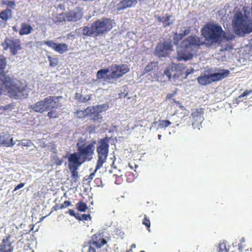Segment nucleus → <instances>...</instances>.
Masks as SVG:
<instances>
[{
  "label": "nucleus",
  "instance_id": "1",
  "mask_svg": "<svg viewBox=\"0 0 252 252\" xmlns=\"http://www.w3.org/2000/svg\"><path fill=\"white\" fill-rule=\"evenodd\" d=\"M202 35L205 38L203 41L207 46H210L215 43H220L222 40H229L231 39L230 35H227L218 24L210 23L206 25L201 29Z\"/></svg>",
  "mask_w": 252,
  "mask_h": 252
},
{
  "label": "nucleus",
  "instance_id": "2",
  "mask_svg": "<svg viewBox=\"0 0 252 252\" xmlns=\"http://www.w3.org/2000/svg\"><path fill=\"white\" fill-rule=\"evenodd\" d=\"M203 44L202 38L197 36L188 37L177 47V59L179 61L191 59L198 51L199 46Z\"/></svg>",
  "mask_w": 252,
  "mask_h": 252
},
{
  "label": "nucleus",
  "instance_id": "3",
  "mask_svg": "<svg viewBox=\"0 0 252 252\" xmlns=\"http://www.w3.org/2000/svg\"><path fill=\"white\" fill-rule=\"evenodd\" d=\"M3 86L5 87V92L11 98L21 99L26 98L28 95L26 85L19 80H11L8 77L2 82L1 91Z\"/></svg>",
  "mask_w": 252,
  "mask_h": 252
},
{
  "label": "nucleus",
  "instance_id": "4",
  "mask_svg": "<svg viewBox=\"0 0 252 252\" xmlns=\"http://www.w3.org/2000/svg\"><path fill=\"white\" fill-rule=\"evenodd\" d=\"M77 152L71 154L68 157V158L81 165L85 161L92 159L95 150L94 144L86 145L79 142L77 143Z\"/></svg>",
  "mask_w": 252,
  "mask_h": 252
},
{
  "label": "nucleus",
  "instance_id": "5",
  "mask_svg": "<svg viewBox=\"0 0 252 252\" xmlns=\"http://www.w3.org/2000/svg\"><path fill=\"white\" fill-rule=\"evenodd\" d=\"M232 25L235 33L240 36L252 32V20L241 12L235 14Z\"/></svg>",
  "mask_w": 252,
  "mask_h": 252
},
{
  "label": "nucleus",
  "instance_id": "6",
  "mask_svg": "<svg viewBox=\"0 0 252 252\" xmlns=\"http://www.w3.org/2000/svg\"><path fill=\"white\" fill-rule=\"evenodd\" d=\"M61 98L62 96H49L32 105L31 108L34 111L42 113L56 107L57 101Z\"/></svg>",
  "mask_w": 252,
  "mask_h": 252
},
{
  "label": "nucleus",
  "instance_id": "7",
  "mask_svg": "<svg viewBox=\"0 0 252 252\" xmlns=\"http://www.w3.org/2000/svg\"><path fill=\"white\" fill-rule=\"evenodd\" d=\"M229 71L227 70H220L217 72L204 74L198 77V83L201 85H207L213 82L220 81L226 77L229 74Z\"/></svg>",
  "mask_w": 252,
  "mask_h": 252
},
{
  "label": "nucleus",
  "instance_id": "8",
  "mask_svg": "<svg viewBox=\"0 0 252 252\" xmlns=\"http://www.w3.org/2000/svg\"><path fill=\"white\" fill-rule=\"evenodd\" d=\"M98 159L96 165V170L100 168L106 162L109 152V144L105 139H101L98 143L96 149Z\"/></svg>",
  "mask_w": 252,
  "mask_h": 252
},
{
  "label": "nucleus",
  "instance_id": "9",
  "mask_svg": "<svg viewBox=\"0 0 252 252\" xmlns=\"http://www.w3.org/2000/svg\"><path fill=\"white\" fill-rule=\"evenodd\" d=\"M4 50H9L13 55L17 54L18 51L21 49L20 40L13 37L6 38L4 41L1 44Z\"/></svg>",
  "mask_w": 252,
  "mask_h": 252
},
{
  "label": "nucleus",
  "instance_id": "10",
  "mask_svg": "<svg viewBox=\"0 0 252 252\" xmlns=\"http://www.w3.org/2000/svg\"><path fill=\"white\" fill-rule=\"evenodd\" d=\"M112 28L111 21L107 18L100 20L93 24L96 35L109 31Z\"/></svg>",
  "mask_w": 252,
  "mask_h": 252
},
{
  "label": "nucleus",
  "instance_id": "11",
  "mask_svg": "<svg viewBox=\"0 0 252 252\" xmlns=\"http://www.w3.org/2000/svg\"><path fill=\"white\" fill-rule=\"evenodd\" d=\"M110 70V77L112 78H119L128 72L129 68L126 64H114L111 66Z\"/></svg>",
  "mask_w": 252,
  "mask_h": 252
},
{
  "label": "nucleus",
  "instance_id": "12",
  "mask_svg": "<svg viewBox=\"0 0 252 252\" xmlns=\"http://www.w3.org/2000/svg\"><path fill=\"white\" fill-rule=\"evenodd\" d=\"M170 42H164L163 44H158L156 46L155 54L159 57H166L173 50Z\"/></svg>",
  "mask_w": 252,
  "mask_h": 252
},
{
  "label": "nucleus",
  "instance_id": "13",
  "mask_svg": "<svg viewBox=\"0 0 252 252\" xmlns=\"http://www.w3.org/2000/svg\"><path fill=\"white\" fill-rule=\"evenodd\" d=\"M191 116L193 119L192 126L194 128L200 129L201 123L203 121L202 111L201 109H196L192 112Z\"/></svg>",
  "mask_w": 252,
  "mask_h": 252
},
{
  "label": "nucleus",
  "instance_id": "14",
  "mask_svg": "<svg viewBox=\"0 0 252 252\" xmlns=\"http://www.w3.org/2000/svg\"><path fill=\"white\" fill-rule=\"evenodd\" d=\"M68 168L71 172V180L73 182L77 183L78 181V173L77 169L81 164L74 161L68 158Z\"/></svg>",
  "mask_w": 252,
  "mask_h": 252
},
{
  "label": "nucleus",
  "instance_id": "15",
  "mask_svg": "<svg viewBox=\"0 0 252 252\" xmlns=\"http://www.w3.org/2000/svg\"><path fill=\"white\" fill-rule=\"evenodd\" d=\"M13 139V137L7 132H2L0 134V146L7 147L13 146L16 144Z\"/></svg>",
  "mask_w": 252,
  "mask_h": 252
},
{
  "label": "nucleus",
  "instance_id": "16",
  "mask_svg": "<svg viewBox=\"0 0 252 252\" xmlns=\"http://www.w3.org/2000/svg\"><path fill=\"white\" fill-rule=\"evenodd\" d=\"M140 0H123L117 5L118 10H122L134 6Z\"/></svg>",
  "mask_w": 252,
  "mask_h": 252
},
{
  "label": "nucleus",
  "instance_id": "17",
  "mask_svg": "<svg viewBox=\"0 0 252 252\" xmlns=\"http://www.w3.org/2000/svg\"><path fill=\"white\" fill-rule=\"evenodd\" d=\"M181 67V65L180 64H175L172 63L171 65H169L166 69L164 71V74L168 77L169 79L171 78L172 75L175 77L176 75V74L174 73V70H179L180 71V68Z\"/></svg>",
  "mask_w": 252,
  "mask_h": 252
},
{
  "label": "nucleus",
  "instance_id": "18",
  "mask_svg": "<svg viewBox=\"0 0 252 252\" xmlns=\"http://www.w3.org/2000/svg\"><path fill=\"white\" fill-rule=\"evenodd\" d=\"M190 28L183 27L181 30L180 32L175 33L174 37V43L177 44L179 40L182 39L185 36L189 34L190 32Z\"/></svg>",
  "mask_w": 252,
  "mask_h": 252
},
{
  "label": "nucleus",
  "instance_id": "19",
  "mask_svg": "<svg viewBox=\"0 0 252 252\" xmlns=\"http://www.w3.org/2000/svg\"><path fill=\"white\" fill-rule=\"evenodd\" d=\"M6 65L5 59L0 57V85H1L2 82L7 77L5 76L4 69Z\"/></svg>",
  "mask_w": 252,
  "mask_h": 252
},
{
  "label": "nucleus",
  "instance_id": "20",
  "mask_svg": "<svg viewBox=\"0 0 252 252\" xmlns=\"http://www.w3.org/2000/svg\"><path fill=\"white\" fill-rule=\"evenodd\" d=\"M171 16L170 15H166L165 16L160 17H157L158 20L159 22H162L164 27L170 26L173 24L174 19H171Z\"/></svg>",
  "mask_w": 252,
  "mask_h": 252
},
{
  "label": "nucleus",
  "instance_id": "21",
  "mask_svg": "<svg viewBox=\"0 0 252 252\" xmlns=\"http://www.w3.org/2000/svg\"><path fill=\"white\" fill-rule=\"evenodd\" d=\"M13 247L7 240H3L0 245V252H12Z\"/></svg>",
  "mask_w": 252,
  "mask_h": 252
},
{
  "label": "nucleus",
  "instance_id": "22",
  "mask_svg": "<svg viewBox=\"0 0 252 252\" xmlns=\"http://www.w3.org/2000/svg\"><path fill=\"white\" fill-rule=\"evenodd\" d=\"M109 108L108 103H104L97 106H94L92 109H90V112L93 113H99L103 111H106Z\"/></svg>",
  "mask_w": 252,
  "mask_h": 252
},
{
  "label": "nucleus",
  "instance_id": "23",
  "mask_svg": "<svg viewBox=\"0 0 252 252\" xmlns=\"http://www.w3.org/2000/svg\"><path fill=\"white\" fill-rule=\"evenodd\" d=\"M32 28L29 24L23 23L21 26V29L19 31L20 35L29 34L31 33Z\"/></svg>",
  "mask_w": 252,
  "mask_h": 252
},
{
  "label": "nucleus",
  "instance_id": "24",
  "mask_svg": "<svg viewBox=\"0 0 252 252\" xmlns=\"http://www.w3.org/2000/svg\"><path fill=\"white\" fill-rule=\"evenodd\" d=\"M92 239L93 242L92 244L98 248H101L107 243V241L103 238L97 239L96 235L93 236Z\"/></svg>",
  "mask_w": 252,
  "mask_h": 252
},
{
  "label": "nucleus",
  "instance_id": "25",
  "mask_svg": "<svg viewBox=\"0 0 252 252\" xmlns=\"http://www.w3.org/2000/svg\"><path fill=\"white\" fill-rule=\"evenodd\" d=\"M12 17L11 10L9 8H6L0 13V18L6 21Z\"/></svg>",
  "mask_w": 252,
  "mask_h": 252
},
{
  "label": "nucleus",
  "instance_id": "26",
  "mask_svg": "<svg viewBox=\"0 0 252 252\" xmlns=\"http://www.w3.org/2000/svg\"><path fill=\"white\" fill-rule=\"evenodd\" d=\"M68 50V45L65 43L56 44L55 51L60 54H63Z\"/></svg>",
  "mask_w": 252,
  "mask_h": 252
},
{
  "label": "nucleus",
  "instance_id": "27",
  "mask_svg": "<svg viewBox=\"0 0 252 252\" xmlns=\"http://www.w3.org/2000/svg\"><path fill=\"white\" fill-rule=\"evenodd\" d=\"M93 25L91 27H86L83 29V34L89 36L96 35Z\"/></svg>",
  "mask_w": 252,
  "mask_h": 252
},
{
  "label": "nucleus",
  "instance_id": "28",
  "mask_svg": "<svg viewBox=\"0 0 252 252\" xmlns=\"http://www.w3.org/2000/svg\"><path fill=\"white\" fill-rule=\"evenodd\" d=\"M108 71L109 69L106 68L99 70L97 72V78L99 79L104 78L105 75L108 72Z\"/></svg>",
  "mask_w": 252,
  "mask_h": 252
},
{
  "label": "nucleus",
  "instance_id": "29",
  "mask_svg": "<svg viewBox=\"0 0 252 252\" xmlns=\"http://www.w3.org/2000/svg\"><path fill=\"white\" fill-rule=\"evenodd\" d=\"M90 112V109H86L85 110H79L75 112V115L79 118H82L88 114Z\"/></svg>",
  "mask_w": 252,
  "mask_h": 252
},
{
  "label": "nucleus",
  "instance_id": "30",
  "mask_svg": "<svg viewBox=\"0 0 252 252\" xmlns=\"http://www.w3.org/2000/svg\"><path fill=\"white\" fill-rule=\"evenodd\" d=\"M48 59L51 66H56L58 63V59L57 58H52L50 56H48Z\"/></svg>",
  "mask_w": 252,
  "mask_h": 252
},
{
  "label": "nucleus",
  "instance_id": "31",
  "mask_svg": "<svg viewBox=\"0 0 252 252\" xmlns=\"http://www.w3.org/2000/svg\"><path fill=\"white\" fill-rule=\"evenodd\" d=\"M217 251L218 252H228V250L226 248V245L224 243L219 244L217 247Z\"/></svg>",
  "mask_w": 252,
  "mask_h": 252
},
{
  "label": "nucleus",
  "instance_id": "32",
  "mask_svg": "<svg viewBox=\"0 0 252 252\" xmlns=\"http://www.w3.org/2000/svg\"><path fill=\"white\" fill-rule=\"evenodd\" d=\"M77 208L79 211L85 212L87 209V206L85 203L81 202L77 203Z\"/></svg>",
  "mask_w": 252,
  "mask_h": 252
},
{
  "label": "nucleus",
  "instance_id": "33",
  "mask_svg": "<svg viewBox=\"0 0 252 252\" xmlns=\"http://www.w3.org/2000/svg\"><path fill=\"white\" fill-rule=\"evenodd\" d=\"M251 93H252V90H246L241 95H240L238 97L236 98V101L238 102L241 101V98L242 97L248 96Z\"/></svg>",
  "mask_w": 252,
  "mask_h": 252
},
{
  "label": "nucleus",
  "instance_id": "34",
  "mask_svg": "<svg viewBox=\"0 0 252 252\" xmlns=\"http://www.w3.org/2000/svg\"><path fill=\"white\" fill-rule=\"evenodd\" d=\"M171 122L168 120H161L159 121V126L160 128L167 127L171 125Z\"/></svg>",
  "mask_w": 252,
  "mask_h": 252
},
{
  "label": "nucleus",
  "instance_id": "35",
  "mask_svg": "<svg viewBox=\"0 0 252 252\" xmlns=\"http://www.w3.org/2000/svg\"><path fill=\"white\" fill-rule=\"evenodd\" d=\"M47 116L49 118H56L59 116V113L55 110H51L47 114Z\"/></svg>",
  "mask_w": 252,
  "mask_h": 252
},
{
  "label": "nucleus",
  "instance_id": "36",
  "mask_svg": "<svg viewBox=\"0 0 252 252\" xmlns=\"http://www.w3.org/2000/svg\"><path fill=\"white\" fill-rule=\"evenodd\" d=\"M44 44L47 45L48 47H51L53 49L55 50L57 43L52 40H48L44 41Z\"/></svg>",
  "mask_w": 252,
  "mask_h": 252
},
{
  "label": "nucleus",
  "instance_id": "37",
  "mask_svg": "<svg viewBox=\"0 0 252 252\" xmlns=\"http://www.w3.org/2000/svg\"><path fill=\"white\" fill-rule=\"evenodd\" d=\"M91 118L94 121H100L102 119V117L99 114V113H91Z\"/></svg>",
  "mask_w": 252,
  "mask_h": 252
},
{
  "label": "nucleus",
  "instance_id": "38",
  "mask_svg": "<svg viewBox=\"0 0 252 252\" xmlns=\"http://www.w3.org/2000/svg\"><path fill=\"white\" fill-rule=\"evenodd\" d=\"M52 160L54 163L58 165H61L63 162L57 156L55 155L52 157Z\"/></svg>",
  "mask_w": 252,
  "mask_h": 252
},
{
  "label": "nucleus",
  "instance_id": "39",
  "mask_svg": "<svg viewBox=\"0 0 252 252\" xmlns=\"http://www.w3.org/2000/svg\"><path fill=\"white\" fill-rule=\"evenodd\" d=\"M92 244L88 247H86L83 250V252H95V250L92 246Z\"/></svg>",
  "mask_w": 252,
  "mask_h": 252
},
{
  "label": "nucleus",
  "instance_id": "40",
  "mask_svg": "<svg viewBox=\"0 0 252 252\" xmlns=\"http://www.w3.org/2000/svg\"><path fill=\"white\" fill-rule=\"evenodd\" d=\"M91 99V95H81L80 100L81 101L85 102L88 101Z\"/></svg>",
  "mask_w": 252,
  "mask_h": 252
},
{
  "label": "nucleus",
  "instance_id": "41",
  "mask_svg": "<svg viewBox=\"0 0 252 252\" xmlns=\"http://www.w3.org/2000/svg\"><path fill=\"white\" fill-rule=\"evenodd\" d=\"M31 144V142L29 140H23L21 141V145L25 147H30Z\"/></svg>",
  "mask_w": 252,
  "mask_h": 252
},
{
  "label": "nucleus",
  "instance_id": "42",
  "mask_svg": "<svg viewBox=\"0 0 252 252\" xmlns=\"http://www.w3.org/2000/svg\"><path fill=\"white\" fill-rule=\"evenodd\" d=\"M156 67V63H152L148 65L146 67V70L147 71H150L152 69H153V67Z\"/></svg>",
  "mask_w": 252,
  "mask_h": 252
},
{
  "label": "nucleus",
  "instance_id": "43",
  "mask_svg": "<svg viewBox=\"0 0 252 252\" xmlns=\"http://www.w3.org/2000/svg\"><path fill=\"white\" fill-rule=\"evenodd\" d=\"M143 224L145 225V226H147L148 228L150 227V220H149L147 219V218L146 216H145L144 220L143 221Z\"/></svg>",
  "mask_w": 252,
  "mask_h": 252
},
{
  "label": "nucleus",
  "instance_id": "44",
  "mask_svg": "<svg viewBox=\"0 0 252 252\" xmlns=\"http://www.w3.org/2000/svg\"><path fill=\"white\" fill-rule=\"evenodd\" d=\"M115 157L113 155V157H110L109 159H108V163L111 166H113L114 164V162L115 161Z\"/></svg>",
  "mask_w": 252,
  "mask_h": 252
},
{
  "label": "nucleus",
  "instance_id": "45",
  "mask_svg": "<svg viewBox=\"0 0 252 252\" xmlns=\"http://www.w3.org/2000/svg\"><path fill=\"white\" fill-rule=\"evenodd\" d=\"M90 219L91 217L89 215H85V214H82L81 216L79 217V219L80 220H87L88 219Z\"/></svg>",
  "mask_w": 252,
  "mask_h": 252
},
{
  "label": "nucleus",
  "instance_id": "46",
  "mask_svg": "<svg viewBox=\"0 0 252 252\" xmlns=\"http://www.w3.org/2000/svg\"><path fill=\"white\" fill-rule=\"evenodd\" d=\"M24 186H25V183H20V184H18L17 186H16V187L13 190V192H14V191L22 188L23 187H24Z\"/></svg>",
  "mask_w": 252,
  "mask_h": 252
},
{
  "label": "nucleus",
  "instance_id": "47",
  "mask_svg": "<svg viewBox=\"0 0 252 252\" xmlns=\"http://www.w3.org/2000/svg\"><path fill=\"white\" fill-rule=\"evenodd\" d=\"M7 4L9 7L13 8L15 4V2L13 1H8Z\"/></svg>",
  "mask_w": 252,
  "mask_h": 252
},
{
  "label": "nucleus",
  "instance_id": "48",
  "mask_svg": "<svg viewBox=\"0 0 252 252\" xmlns=\"http://www.w3.org/2000/svg\"><path fill=\"white\" fill-rule=\"evenodd\" d=\"M97 170H96V169H95V170L94 171V172L92 173L90 176H89L88 178L86 180H92L94 179V176H95V172Z\"/></svg>",
  "mask_w": 252,
  "mask_h": 252
},
{
  "label": "nucleus",
  "instance_id": "49",
  "mask_svg": "<svg viewBox=\"0 0 252 252\" xmlns=\"http://www.w3.org/2000/svg\"><path fill=\"white\" fill-rule=\"evenodd\" d=\"M194 71V69L192 68H191L190 69H188L186 71V76H188V75L191 74Z\"/></svg>",
  "mask_w": 252,
  "mask_h": 252
},
{
  "label": "nucleus",
  "instance_id": "50",
  "mask_svg": "<svg viewBox=\"0 0 252 252\" xmlns=\"http://www.w3.org/2000/svg\"><path fill=\"white\" fill-rule=\"evenodd\" d=\"M63 204H64V206L65 207L71 205V202L69 201H65Z\"/></svg>",
  "mask_w": 252,
  "mask_h": 252
},
{
  "label": "nucleus",
  "instance_id": "51",
  "mask_svg": "<svg viewBox=\"0 0 252 252\" xmlns=\"http://www.w3.org/2000/svg\"><path fill=\"white\" fill-rule=\"evenodd\" d=\"M244 247L243 246V245L242 243H240L238 244V249L240 252H242L244 249Z\"/></svg>",
  "mask_w": 252,
  "mask_h": 252
},
{
  "label": "nucleus",
  "instance_id": "52",
  "mask_svg": "<svg viewBox=\"0 0 252 252\" xmlns=\"http://www.w3.org/2000/svg\"><path fill=\"white\" fill-rule=\"evenodd\" d=\"M68 213L70 216H75V213H74V211L73 210H72V209L69 210Z\"/></svg>",
  "mask_w": 252,
  "mask_h": 252
},
{
  "label": "nucleus",
  "instance_id": "53",
  "mask_svg": "<svg viewBox=\"0 0 252 252\" xmlns=\"http://www.w3.org/2000/svg\"><path fill=\"white\" fill-rule=\"evenodd\" d=\"M250 57H251V60H252V45L251 50L250 51Z\"/></svg>",
  "mask_w": 252,
  "mask_h": 252
},
{
  "label": "nucleus",
  "instance_id": "54",
  "mask_svg": "<svg viewBox=\"0 0 252 252\" xmlns=\"http://www.w3.org/2000/svg\"><path fill=\"white\" fill-rule=\"evenodd\" d=\"M15 142H16V144H17V145L18 146L21 145V141H20V142H19L18 140H16V141H15Z\"/></svg>",
  "mask_w": 252,
  "mask_h": 252
},
{
  "label": "nucleus",
  "instance_id": "55",
  "mask_svg": "<svg viewBox=\"0 0 252 252\" xmlns=\"http://www.w3.org/2000/svg\"><path fill=\"white\" fill-rule=\"evenodd\" d=\"M245 241V238L242 237L240 240V243H242L244 242Z\"/></svg>",
  "mask_w": 252,
  "mask_h": 252
},
{
  "label": "nucleus",
  "instance_id": "56",
  "mask_svg": "<svg viewBox=\"0 0 252 252\" xmlns=\"http://www.w3.org/2000/svg\"><path fill=\"white\" fill-rule=\"evenodd\" d=\"M131 248L132 249H133V248H136V245H135V244H133L131 246Z\"/></svg>",
  "mask_w": 252,
  "mask_h": 252
},
{
  "label": "nucleus",
  "instance_id": "57",
  "mask_svg": "<svg viewBox=\"0 0 252 252\" xmlns=\"http://www.w3.org/2000/svg\"><path fill=\"white\" fill-rule=\"evenodd\" d=\"M65 208V206H64V204H62L61 205V206H60V208H61V209H63V208Z\"/></svg>",
  "mask_w": 252,
  "mask_h": 252
},
{
  "label": "nucleus",
  "instance_id": "58",
  "mask_svg": "<svg viewBox=\"0 0 252 252\" xmlns=\"http://www.w3.org/2000/svg\"><path fill=\"white\" fill-rule=\"evenodd\" d=\"M158 139H161V135L160 134H158Z\"/></svg>",
  "mask_w": 252,
  "mask_h": 252
},
{
  "label": "nucleus",
  "instance_id": "59",
  "mask_svg": "<svg viewBox=\"0 0 252 252\" xmlns=\"http://www.w3.org/2000/svg\"><path fill=\"white\" fill-rule=\"evenodd\" d=\"M44 218H45V217H42V218H41V220H43V219H44Z\"/></svg>",
  "mask_w": 252,
  "mask_h": 252
},
{
  "label": "nucleus",
  "instance_id": "60",
  "mask_svg": "<svg viewBox=\"0 0 252 252\" xmlns=\"http://www.w3.org/2000/svg\"><path fill=\"white\" fill-rule=\"evenodd\" d=\"M13 29L15 31H16V28H15L14 27H13Z\"/></svg>",
  "mask_w": 252,
  "mask_h": 252
},
{
  "label": "nucleus",
  "instance_id": "61",
  "mask_svg": "<svg viewBox=\"0 0 252 252\" xmlns=\"http://www.w3.org/2000/svg\"><path fill=\"white\" fill-rule=\"evenodd\" d=\"M137 165H135V167L136 168L137 167Z\"/></svg>",
  "mask_w": 252,
  "mask_h": 252
},
{
  "label": "nucleus",
  "instance_id": "62",
  "mask_svg": "<svg viewBox=\"0 0 252 252\" xmlns=\"http://www.w3.org/2000/svg\"><path fill=\"white\" fill-rule=\"evenodd\" d=\"M31 252H34V251L33 250H31Z\"/></svg>",
  "mask_w": 252,
  "mask_h": 252
},
{
  "label": "nucleus",
  "instance_id": "63",
  "mask_svg": "<svg viewBox=\"0 0 252 252\" xmlns=\"http://www.w3.org/2000/svg\"><path fill=\"white\" fill-rule=\"evenodd\" d=\"M140 252H145L144 251H141Z\"/></svg>",
  "mask_w": 252,
  "mask_h": 252
}]
</instances>
